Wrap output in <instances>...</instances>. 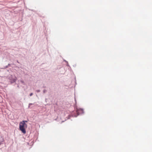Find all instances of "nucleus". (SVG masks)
Returning <instances> with one entry per match:
<instances>
[{"mask_svg": "<svg viewBox=\"0 0 152 152\" xmlns=\"http://www.w3.org/2000/svg\"><path fill=\"white\" fill-rule=\"evenodd\" d=\"M31 104V103H30L29 104V105H31V104Z\"/></svg>", "mask_w": 152, "mask_h": 152, "instance_id": "obj_4", "label": "nucleus"}, {"mask_svg": "<svg viewBox=\"0 0 152 152\" xmlns=\"http://www.w3.org/2000/svg\"><path fill=\"white\" fill-rule=\"evenodd\" d=\"M33 95V93H31L30 94V96H32Z\"/></svg>", "mask_w": 152, "mask_h": 152, "instance_id": "obj_2", "label": "nucleus"}, {"mask_svg": "<svg viewBox=\"0 0 152 152\" xmlns=\"http://www.w3.org/2000/svg\"><path fill=\"white\" fill-rule=\"evenodd\" d=\"M37 92H39V91H37Z\"/></svg>", "mask_w": 152, "mask_h": 152, "instance_id": "obj_5", "label": "nucleus"}, {"mask_svg": "<svg viewBox=\"0 0 152 152\" xmlns=\"http://www.w3.org/2000/svg\"><path fill=\"white\" fill-rule=\"evenodd\" d=\"M25 121V122H27V121Z\"/></svg>", "mask_w": 152, "mask_h": 152, "instance_id": "obj_3", "label": "nucleus"}, {"mask_svg": "<svg viewBox=\"0 0 152 152\" xmlns=\"http://www.w3.org/2000/svg\"><path fill=\"white\" fill-rule=\"evenodd\" d=\"M27 125L25 123V121H23L20 123L19 129L24 134L26 133L25 128L27 127Z\"/></svg>", "mask_w": 152, "mask_h": 152, "instance_id": "obj_1", "label": "nucleus"}]
</instances>
